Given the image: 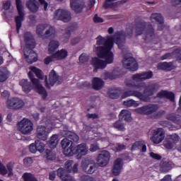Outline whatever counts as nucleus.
Here are the masks:
<instances>
[{"label": "nucleus", "instance_id": "1", "mask_svg": "<svg viewBox=\"0 0 181 181\" xmlns=\"http://www.w3.org/2000/svg\"><path fill=\"white\" fill-rule=\"evenodd\" d=\"M114 42L123 52L122 64L124 67L131 70V71H136L138 70L136 61L132 57V54L128 52V49L124 47L125 42V35L124 33H117L114 37L110 36L103 37L99 35L96 38V45H95L94 50L99 58L95 57L92 59V64L95 67L94 71L98 69H105L107 64L114 63V53L111 52L112 47H114ZM124 49H125L126 52L124 51ZM100 59H103L105 61Z\"/></svg>", "mask_w": 181, "mask_h": 181}, {"label": "nucleus", "instance_id": "2", "mask_svg": "<svg viewBox=\"0 0 181 181\" xmlns=\"http://www.w3.org/2000/svg\"><path fill=\"white\" fill-rule=\"evenodd\" d=\"M30 71L28 73V77L33 83V86L30 82L28 81V79H22L20 81V86H22L23 91L25 93V94H28V93H30V91H32V88H33L36 93H38V94H40V95L42 96L43 100H46V98L47 97V92L46 91V89H45V87L42 86L39 79L33 78L34 73L40 80H43L45 78L43 73L40 69L35 66H30Z\"/></svg>", "mask_w": 181, "mask_h": 181}, {"label": "nucleus", "instance_id": "3", "mask_svg": "<svg viewBox=\"0 0 181 181\" xmlns=\"http://www.w3.org/2000/svg\"><path fill=\"white\" fill-rule=\"evenodd\" d=\"M159 90V85L157 83H151L148 85L144 90V94L136 90H125L122 94V98H127V97H136L141 100L148 103L151 95H153L156 91Z\"/></svg>", "mask_w": 181, "mask_h": 181}, {"label": "nucleus", "instance_id": "4", "mask_svg": "<svg viewBox=\"0 0 181 181\" xmlns=\"http://www.w3.org/2000/svg\"><path fill=\"white\" fill-rule=\"evenodd\" d=\"M24 42L25 43V48H24V56L28 63H35L37 62V54L32 49H35L36 43L33 39V36L29 32L25 33L24 35Z\"/></svg>", "mask_w": 181, "mask_h": 181}, {"label": "nucleus", "instance_id": "5", "mask_svg": "<svg viewBox=\"0 0 181 181\" xmlns=\"http://www.w3.org/2000/svg\"><path fill=\"white\" fill-rule=\"evenodd\" d=\"M153 76V74L152 71L134 74L132 76V79L125 81L126 87H128L129 88H136V90H139V88L145 87V83H139V81H145V80H149V78H152Z\"/></svg>", "mask_w": 181, "mask_h": 181}, {"label": "nucleus", "instance_id": "6", "mask_svg": "<svg viewBox=\"0 0 181 181\" xmlns=\"http://www.w3.org/2000/svg\"><path fill=\"white\" fill-rule=\"evenodd\" d=\"M158 110H159V106H158V105L150 104L141 107H138L135 109L134 111L137 114H141V115H152L151 118L156 119L159 118V117H162V115H165V110H160L156 112Z\"/></svg>", "mask_w": 181, "mask_h": 181}, {"label": "nucleus", "instance_id": "7", "mask_svg": "<svg viewBox=\"0 0 181 181\" xmlns=\"http://www.w3.org/2000/svg\"><path fill=\"white\" fill-rule=\"evenodd\" d=\"M81 169L87 175H93L97 171V164L91 157H86L81 162Z\"/></svg>", "mask_w": 181, "mask_h": 181}, {"label": "nucleus", "instance_id": "8", "mask_svg": "<svg viewBox=\"0 0 181 181\" xmlns=\"http://www.w3.org/2000/svg\"><path fill=\"white\" fill-rule=\"evenodd\" d=\"M18 129L23 135H30L33 131V122L29 119L23 118L18 122Z\"/></svg>", "mask_w": 181, "mask_h": 181}, {"label": "nucleus", "instance_id": "9", "mask_svg": "<svg viewBox=\"0 0 181 181\" xmlns=\"http://www.w3.org/2000/svg\"><path fill=\"white\" fill-rule=\"evenodd\" d=\"M146 24L145 23H141L138 24L136 28V35H142L145 33L144 40H152L155 37V34L153 33V30L150 29L149 30H146Z\"/></svg>", "mask_w": 181, "mask_h": 181}, {"label": "nucleus", "instance_id": "10", "mask_svg": "<svg viewBox=\"0 0 181 181\" xmlns=\"http://www.w3.org/2000/svg\"><path fill=\"white\" fill-rule=\"evenodd\" d=\"M17 11L18 16L15 18V22L16 25L17 33L19 32V29L22 28V21L25 18V13H23V6H22V1L21 0H16Z\"/></svg>", "mask_w": 181, "mask_h": 181}, {"label": "nucleus", "instance_id": "11", "mask_svg": "<svg viewBox=\"0 0 181 181\" xmlns=\"http://www.w3.org/2000/svg\"><path fill=\"white\" fill-rule=\"evenodd\" d=\"M110 158L111 154L107 151H100L96 158L97 165L100 168H105L110 163Z\"/></svg>", "mask_w": 181, "mask_h": 181}, {"label": "nucleus", "instance_id": "12", "mask_svg": "<svg viewBox=\"0 0 181 181\" xmlns=\"http://www.w3.org/2000/svg\"><path fill=\"white\" fill-rule=\"evenodd\" d=\"M54 19L67 23L71 21V13L67 10L58 9L54 12Z\"/></svg>", "mask_w": 181, "mask_h": 181}, {"label": "nucleus", "instance_id": "13", "mask_svg": "<svg viewBox=\"0 0 181 181\" xmlns=\"http://www.w3.org/2000/svg\"><path fill=\"white\" fill-rule=\"evenodd\" d=\"M52 131V127H46L42 125H40L37 127L36 136L41 141H47L49 138V134Z\"/></svg>", "mask_w": 181, "mask_h": 181}, {"label": "nucleus", "instance_id": "14", "mask_svg": "<svg viewBox=\"0 0 181 181\" xmlns=\"http://www.w3.org/2000/svg\"><path fill=\"white\" fill-rule=\"evenodd\" d=\"M165 139V130L162 128H158L153 130V136L151 137V140L156 145H158L163 141Z\"/></svg>", "mask_w": 181, "mask_h": 181}, {"label": "nucleus", "instance_id": "15", "mask_svg": "<svg viewBox=\"0 0 181 181\" xmlns=\"http://www.w3.org/2000/svg\"><path fill=\"white\" fill-rule=\"evenodd\" d=\"M45 146L43 142L36 140L35 143L29 145V151L31 153H36V152L43 153V152H45Z\"/></svg>", "mask_w": 181, "mask_h": 181}, {"label": "nucleus", "instance_id": "16", "mask_svg": "<svg viewBox=\"0 0 181 181\" xmlns=\"http://www.w3.org/2000/svg\"><path fill=\"white\" fill-rule=\"evenodd\" d=\"M45 81L46 87L50 88V87H53L59 81V76H57L54 70H52L49 75V81H47V76H45Z\"/></svg>", "mask_w": 181, "mask_h": 181}, {"label": "nucleus", "instance_id": "17", "mask_svg": "<svg viewBox=\"0 0 181 181\" xmlns=\"http://www.w3.org/2000/svg\"><path fill=\"white\" fill-rule=\"evenodd\" d=\"M123 166H124V160H122V158L116 159L113 165L112 174L115 176H119L121 173V170H122Z\"/></svg>", "mask_w": 181, "mask_h": 181}, {"label": "nucleus", "instance_id": "18", "mask_svg": "<svg viewBox=\"0 0 181 181\" xmlns=\"http://www.w3.org/2000/svg\"><path fill=\"white\" fill-rule=\"evenodd\" d=\"M70 5L71 9L76 13H80L84 8V2L81 0H71Z\"/></svg>", "mask_w": 181, "mask_h": 181}, {"label": "nucleus", "instance_id": "19", "mask_svg": "<svg viewBox=\"0 0 181 181\" xmlns=\"http://www.w3.org/2000/svg\"><path fill=\"white\" fill-rule=\"evenodd\" d=\"M150 20L151 21V22H157V23L159 24L158 26V30H162L163 29V17L160 13H152L150 17Z\"/></svg>", "mask_w": 181, "mask_h": 181}, {"label": "nucleus", "instance_id": "20", "mask_svg": "<svg viewBox=\"0 0 181 181\" xmlns=\"http://www.w3.org/2000/svg\"><path fill=\"white\" fill-rule=\"evenodd\" d=\"M63 169L66 173H71V172L76 173L78 170V164H74L73 160H68L65 163V168Z\"/></svg>", "mask_w": 181, "mask_h": 181}, {"label": "nucleus", "instance_id": "21", "mask_svg": "<svg viewBox=\"0 0 181 181\" xmlns=\"http://www.w3.org/2000/svg\"><path fill=\"white\" fill-rule=\"evenodd\" d=\"M76 153L78 155V156H86L87 153H88V146H87V144L83 143L76 146Z\"/></svg>", "mask_w": 181, "mask_h": 181}, {"label": "nucleus", "instance_id": "22", "mask_svg": "<svg viewBox=\"0 0 181 181\" xmlns=\"http://www.w3.org/2000/svg\"><path fill=\"white\" fill-rule=\"evenodd\" d=\"M158 98H168L170 101L175 102V93L168 90H161L157 94Z\"/></svg>", "mask_w": 181, "mask_h": 181}, {"label": "nucleus", "instance_id": "23", "mask_svg": "<svg viewBox=\"0 0 181 181\" xmlns=\"http://www.w3.org/2000/svg\"><path fill=\"white\" fill-rule=\"evenodd\" d=\"M26 6L33 13H36L39 11V3L36 0H28L26 2Z\"/></svg>", "mask_w": 181, "mask_h": 181}, {"label": "nucleus", "instance_id": "24", "mask_svg": "<svg viewBox=\"0 0 181 181\" xmlns=\"http://www.w3.org/2000/svg\"><path fill=\"white\" fill-rule=\"evenodd\" d=\"M132 113L128 110H122L119 115V119H124L126 122L132 121Z\"/></svg>", "mask_w": 181, "mask_h": 181}, {"label": "nucleus", "instance_id": "25", "mask_svg": "<svg viewBox=\"0 0 181 181\" xmlns=\"http://www.w3.org/2000/svg\"><path fill=\"white\" fill-rule=\"evenodd\" d=\"M141 149V152H146V144L144 141H136L132 146L131 151Z\"/></svg>", "mask_w": 181, "mask_h": 181}, {"label": "nucleus", "instance_id": "26", "mask_svg": "<svg viewBox=\"0 0 181 181\" xmlns=\"http://www.w3.org/2000/svg\"><path fill=\"white\" fill-rule=\"evenodd\" d=\"M68 54L69 52H67V50L62 49L54 53V59L57 61L63 60V59H66V57H67Z\"/></svg>", "mask_w": 181, "mask_h": 181}, {"label": "nucleus", "instance_id": "27", "mask_svg": "<svg viewBox=\"0 0 181 181\" xmlns=\"http://www.w3.org/2000/svg\"><path fill=\"white\" fill-rule=\"evenodd\" d=\"M59 46H60V43L57 40H51L48 45V52L50 54H53L54 52H56L57 49H59Z\"/></svg>", "mask_w": 181, "mask_h": 181}, {"label": "nucleus", "instance_id": "28", "mask_svg": "<svg viewBox=\"0 0 181 181\" xmlns=\"http://www.w3.org/2000/svg\"><path fill=\"white\" fill-rule=\"evenodd\" d=\"M92 86L95 90H101L104 87V81L100 78H94L92 80Z\"/></svg>", "mask_w": 181, "mask_h": 181}, {"label": "nucleus", "instance_id": "29", "mask_svg": "<svg viewBox=\"0 0 181 181\" xmlns=\"http://www.w3.org/2000/svg\"><path fill=\"white\" fill-rule=\"evenodd\" d=\"M63 153L65 155V156H73V155L76 153V148L74 147V144H71L69 147L64 148Z\"/></svg>", "mask_w": 181, "mask_h": 181}, {"label": "nucleus", "instance_id": "30", "mask_svg": "<svg viewBox=\"0 0 181 181\" xmlns=\"http://www.w3.org/2000/svg\"><path fill=\"white\" fill-rule=\"evenodd\" d=\"M55 34L56 30H54V28L47 24V28H45V33H44V36H45V37H52L54 36Z\"/></svg>", "mask_w": 181, "mask_h": 181}, {"label": "nucleus", "instance_id": "31", "mask_svg": "<svg viewBox=\"0 0 181 181\" xmlns=\"http://www.w3.org/2000/svg\"><path fill=\"white\" fill-rule=\"evenodd\" d=\"M50 148L54 149L57 144H59V136L57 134H54L51 136L50 140L48 141Z\"/></svg>", "mask_w": 181, "mask_h": 181}, {"label": "nucleus", "instance_id": "32", "mask_svg": "<svg viewBox=\"0 0 181 181\" xmlns=\"http://www.w3.org/2000/svg\"><path fill=\"white\" fill-rule=\"evenodd\" d=\"M123 105L127 107H134L136 108V107H139V103L133 99L127 100L123 102Z\"/></svg>", "mask_w": 181, "mask_h": 181}, {"label": "nucleus", "instance_id": "33", "mask_svg": "<svg viewBox=\"0 0 181 181\" xmlns=\"http://www.w3.org/2000/svg\"><path fill=\"white\" fill-rule=\"evenodd\" d=\"M113 128L115 129H117V131H125V124L122 123V121H121V119L113 123Z\"/></svg>", "mask_w": 181, "mask_h": 181}, {"label": "nucleus", "instance_id": "34", "mask_svg": "<svg viewBox=\"0 0 181 181\" xmlns=\"http://www.w3.org/2000/svg\"><path fill=\"white\" fill-rule=\"evenodd\" d=\"M9 76V71H8V69H0V82L3 83V81H6V79L8 78Z\"/></svg>", "mask_w": 181, "mask_h": 181}, {"label": "nucleus", "instance_id": "35", "mask_svg": "<svg viewBox=\"0 0 181 181\" xmlns=\"http://www.w3.org/2000/svg\"><path fill=\"white\" fill-rule=\"evenodd\" d=\"M47 27V24H41L37 26V34L39 36H45V30L46 31V28Z\"/></svg>", "mask_w": 181, "mask_h": 181}, {"label": "nucleus", "instance_id": "36", "mask_svg": "<svg viewBox=\"0 0 181 181\" xmlns=\"http://www.w3.org/2000/svg\"><path fill=\"white\" fill-rule=\"evenodd\" d=\"M23 107H25V103L23 100H22V99L16 98L13 110H21V108H23Z\"/></svg>", "mask_w": 181, "mask_h": 181}, {"label": "nucleus", "instance_id": "37", "mask_svg": "<svg viewBox=\"0 0 181 181\" xmlns=\"http://www.w3.org/2000/svg\"><path fill=\"white\" fill-rule=\"evenodd\" d=\"M16 98H11L6 102V105L9 110H13L15 107V101Z\"/></svg>", "mask_w": 181, "mask_h": 181}, {"label": "nucleus", "instance_id": "38", "mask_svg": "<svg viewBox=\"0 0 181 181\" xmlns=\"http://www.w3.org/2000/svg\"><path fill=\"white\" fill-rule=\"evenodd\" d=\"M71 144H73L72 141L67 138L63 139L61 141L62 148L64 150L69 148Z\"/></svg>", "mask_w": 181, "mask_h": 181}, {"label": "nucleus", "instance_id": "39", "mask_svg": "<svg viewBox=\"0 0 181 181\" xmlns=\"http://www.w3.org/2000/svg\"><path fill=\"white\" fill-rule=\"evenodd\" d=\"M66 136V138L74 141V142H77V141L79 139V137L76 134V133H73L71 132H67Z\"/></svg>", "mask_w": 181, "mask_h": 181}, {"label": "nucleus", "instance_id": "40", "mask_svg": "<svg viewBox=\"0 0 181 181\" xmlns=\"http://www.w3.org/2000/svg\"><path fill=\"white\" fill-rule=\"evenodd\" d=\"M120 94H121V90H113L109 92V97H110V98L116 99V98H118V97H119Z\"/></svg>", "mask_w": 181, "mask_h": 181}, {"label": "nucleus", "instance_id": "41", "mask_svg": "<svg viewBox=\"0 0 181 181\" xmlns=\"http://www.w3.org/2000/svg\"><path fill=\"white\" fill-rule=\"evenodd\" d=\"M23 177L25 181H37L36 177H35V175H33V174H30V173H25L23 175Z\"/></svg>", "mask_w": 181, "mask_h": 181}, {"label": "nucleus", "instance_id": "42", "mask_svg": "<svg viewBox=\"0 0 181 181\" xmlns=\"http://www.w3.org/2000/svg\"><path fill=\"white\" fill-rule=\"evenodd\" d=\"M127 146L124 144H117L113 146V151L115 152H121V151H125Z\"/></svg>", "mask_w": 181, "mask_h": 181}, {"label": "nucleus", "instance_id": "43", "mask_svg": "<svg viewBox=\"0 0 181 181\" xmlns=\"http://www.w3.org/2000/svg\"><path fill=\"white\" fill-rule=\"evenodd\" d=\"M45 157L48 160H54L56 159V154L50 150H47Z\"/></svg>", "mask_w": 181, "mask_h": 181}, {"label": "nucleus", "instance_id": "44", "mask_svg": "<svg viewBox=\"0 0 181 181\" xmlns=\"http://www.w3.org/2000/svg\"><path fill=\"white\" fill-rule=\"evenodd\" d=\"M164 146L166 149H173L175 146V143L170 141L168 137L167 139L164 141Z\"/></svg>", "mask_w": 181, "mask_h": 181}, {"label": "nucleus", "instance_id": "45", "mask_svg": "<svg viewBox=\"0 0 181 181\" xmlns=\"http://www.w3.org/2000/svg\"><path fill=\"white\" fill-rule=\"evenodd\" d=\"M103 77L105 80H108V78H110V80H115V78H118V76H114L110 72L103 73Z\"/></svg>", "mask_w": 181, "mask_h": 181}, {"label": "nucleus", "instance_id": "46", "mask_svg": "<svg viewBox=\"0 0 181 181\" xmlns=\"http://www.w3.org/2000/svg\"><path fill=\"white\" fill-rule=\"evenodd\" d=\"M167 138L174 144H177V142H179V136L176 134L168 135Z\"/></svg>", "mask_w": 181, "mask_h": 181}, {"label": "nucleus", "instance_id": "47", "mask_svg": "<svg viewBox=\"0 0 181 181\" xmlns=\"http://www.w3.org/2000/svg\"><path fill=\"white\" fill-rule=\"evenodd\" d=\"M56 59H54V54H53L51 56H48L45 59H44V63L45 64H50V63H52V62H56Z\"/></svg>", "mask_w": 181, "mask_h": 181}, {"label": "nucleus", "instance_id": "48", "mask_svg": "<svg viewBox=\"0 0 181 181\" xmlns=\"http://www.w3.org/2000/svg\"><path fill=\"white\" fill-rule=\"evenodd\" d=\"M176 53H167L164 55H163L162 57H160V60H166V59H172V57H176Z\"/></svg>", "mask_w": 181, "mask_h": 181}, {"label": "nucleus", "instance_id": "49", "mask_svg": "<svg viewBox=\"0 0 181 181\" xmlns=\"http://www.w3.org/2000/svg\"><path fill=\"white\" fill-rule=\"evenodd\" d=\"M99 149L100 146H98V144L94 143L90 144L89 151H90V152H97V151H99Z\"/></svg>", "mask_w": 181, "mask_h": 181}, {"label": "nucleus", "instance_id": "50", "mask_svg": "<svg viewBox=\"0 0 181 181\" xmlns=\"http://www.w3.org/2000/svg\"><path fill=\"white\" fill-rule=\"evenodd\" d=\"M167 119H169V121H173L174 122H176L177 121V119H179V116L176 115L175 114H170L167 115Z\"/></svg>", "mask_w": 181, "mask_h": 181}, {"label": "nucleus", "instance_id": "51", "mask_svg": "<svg viewBox=\"0 0 181 181\" xmlns=\"http://www.w3.org/2000/svg\"><path fill=\"white\" fill-rule=\"evenodd\" d=\"M79 62L80 63H87V62H88V55L86 54H82L79 57Z\"/></svg>", "mask_w": 181, "mask_h": 181}, {"label": "nucleus", "instance_id": "52", "mask_svg": "<svg viewBox=\"0 0 181 181\" xmlns=\"http://www.w3.org/2000/svg\"><path fill=\"white\" fill-rule=\"evenodd\" d=\"M23 163L25 166H30L33 163V159L30 157L24 158Z\"/></svg>", "mask_w": 181, "mask_h": 181}, {"label": "nucleus", "instance_id": "53", "mask_svg": "<svg viewBox=\"0 0 181 181\" xmlns=\"http://www.w3.org/2000/svg\"><path fill=\"white\" fill-rule=\"evenodd\" d=\"M0 173L3 175L5 176L8 173V170H6V167L2 164L0 161Z\"/></svg>", "mask_w": 181, "mask_h": 181}, {"label": "nucleus", "instance_id": "54", "mask_svg": "<svg viewBox=\"0 0 181 181\" xmlns=\"http://www.w3.org/2000/svg\"><path fill=\"white\" fill-rule=\"evenodd\" d=\"M173 53H175V57H177V60L181 62V49H175Z\"/></svg>", "mask_w": 181, "mask_h": 181}, {"label": "nucleus", "instance_id": "55", "mask_svg": "<svg viewBox=\"0 0 181 181\" xmlns=\"http://www.w3.org/2000/svg\"><path fill=\"white\" fill-rule=\"evenodd\" d=\"M3 8L5 11H8L11 8V1L8 0L3 3Z\"/></svg>", "mask_w": 181, "mask_h": 181}, {"label": "nucleus", "instance_id": "56", "mask_svg": "<svg viewBox=\"0 0 181 181\" xmlns=\"http://www.w3.org/2000/svg\"><path fill=\"white\" fill-rule=\"evenodd\" d=\"M175 69V66L173 65V63L172 62H166L165 65V69L168 70V71H170V70H173Z\"/></svg>", "mask_w": 181, "mask_h": 181}, {"label": "nucleus", "instance_id": "57", "mask_svg": "<svg viewBox=\"0 0 181 181\" xmlns=\"http://www.w3.org/2000/svg\"><path fill=\"white\" fill-rule=\"evenodd\" d=\"M150 156L153 158V159H156L157 160H160L162 157L153 152L150 153Z\"/></svg>", "mask_w": 181, "mask_h": 181}, {"label": "nucleus", "instance_id": "58", "mask_svg": "<svg viewBox=\"0 0 181 181\" xmlns=\"http://www.w3.org/2000/svg\"><path fill=\"white\" fill-rule=\"evenodd\" d=\"M158 70H165L166 69V62L159 63L157 66Z\"/></svg>", "mask_w": 181, "mask_h": 181}, {"label": "nucleus", "instance_id": "59", "mask_svg": "<svg viewBox=\"0 0 181 181\" xmlns=\"http://www.w3.org/2000/svg\"><path fill=\"white\" fill-rule=\"evenodd\" d=\"M38 1L44 7V10L47 11V6H49L47 2L45 0H38Z\"/></svg>", "mask_w": 181, "mask_h": 181}, {"label": "nucleus", "instance_id": "60", "mask_svg": "<svg viewBox=\"0 0 181 181\" xmlns=\"http://www.w3.org/2000/svg\"><path fill=\"white\" fill-rule=\"evenodd\" d=\"M93 21L95 23H103V22H104V20L101 17H98L97 15L93 18Z\"/></svg>", "mask_w": 181, "mask_h": 181}, {"label": "nucleus", "instance_id": "61", "mask_svg": "<svg viewBox=\"0 0 181 181\" xmlns=\"http://www.w3.org/2000/svg\"><path fill=\"white\" fill-rule=\"evenodd\" d=\"M95 5V0H90L88 2V6L86 8V11H90L93 6Z\"/></svg>", "mask_w": 181, "mask_h": 181}, {"label": "nucleus", "instance_id": "62", "mask_svg": "<svg viewBox=\"0 0 181 181\" xmlns=\"http://www.w3.org/2000/svg\"><path fill=\"white\" fill-rule=\"evenodd\" d=\"M81 181H94V178L90 175H83L81 177Z\"/></svg>", "mask_w": 181, "mask_h": 181}, {"label": "nucleus", "instance_id": "63", "mask_svg": "<svg viewBox=\"0 0 181 181\" xmlns=\"http://www.w3.org/2000/svg\"><path fill=\"white\" fill-rule=\"evenodd\" d=\"M71 34V32L69 30H66L64 34V36L66 39L64 40L65 43H67L69 42V39L70 37V35Z\"/></svg>", "mask_w": 181, "mask_h": 181}, {"label": "nucleus", "instance_id": "64", "mask_svg": "<svg viewBox=\"0 0 181 181\" xmlns=\"http://www.w3.org/2000/svg\"><path fill=\"white\" fill-rule=\"evenodd\" d=\"M9 95H11V94L8 90H4L3 93H1V96L3 97V98H9Z\"/></svg>", "mask_w": 181, "mask_h": 181}]
</instances>
